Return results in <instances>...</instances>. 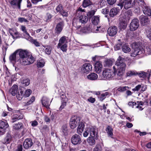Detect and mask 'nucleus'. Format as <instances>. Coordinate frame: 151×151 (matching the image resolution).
<instances>
[{
    "instance_id": "7c9ffc66",
    "label": "nucleus",
    "mask_w": 151,
    "mask_h": 151,
    "mask_svg": "<svg viewBox=\"0 0 151 151\" xmlns=\"http://www.w3.org/2000/svg\"><path fill=\"white\" fill-rule=\"evenodd\" d=\"M122 50L124 53H127L130 52L131 49L128 45L125 44L122 47Z\"/></svg>"
},
{
    "instance_id": "6e6d98bb",
    "label": "nucleus",
    "mask_w": 151,
    "mask_h": 151,
    "mask_svg": "<svg viewBox=\"0 0 151 151\" xmlns=\"http://www.w3.org/2000/svg\"><path fill=\"white\" fill-rule=\"evenodd\" d=\"M102 148L101 146L99 145H96L94 148L93 151H101Z\"/></svg>"
},
{
    "instance_id": "a211bd4d",
    "label": "nucleus",
    "mask_w": 151,
    "mask_h": 151,
    "mask_svg": "<svg viewBox=\"0 0 151 151\" xmlns=\"http://www.w3.org/2000/svg\"><path fill=\"white\" fill-rule=\"evenodd\" d=\"M102 67V65L100 62H96L95 64V70L96 72L98 74L100 73Z\"/></svg>"
},
{
    "instance_id": "bb28decb",
    "label": "nucleus",
    "mask_w": 151,
    "mask_h": 151,
    "mask_svg": "<svg viewBox=\"0 0 151 151\" xmlns=\"http://www.w3.org/2000/svg\"><path fill=\"white\" fill-rule=\"evenodd\" d=\"M78 18L81 24L86 23L88 19L87 17L85 15L81 16Z\"/></svg>"
},
{
    "instance_id": "c03bdc74",
    "label": "nucleus",
    "mask_w": 151,
    "mask_h": 151,
    "mask_svg": "<svg viewBox=\"0 0 151 151\" xmlns=\"http://www.w3.org/2000/svg\"><path fill=\"white\" fill-rule=\"evenodd\" d=\"M67 45L65 44L61 45L60 46L58 45V48H60L63 52H66L67 50Z\"/></svg>"
},
{
    "instance_id": "2eb2a0df",
    "label": "nucleus",
    "mask_w": 151,
    "mask_h": 151,
    "mask_svg": "<svg viewBox=\"0 0 151 151\" xmlns=\"http://www.w3.org/2000/svg\"><path fill=\"white\" fill-rule=\"evenodd\" d=\"M12 140V137L11 135L8 133L6 136L1 140L3 144L6 145L10 143Z\"/></svg>"
},
{
    "instance_id": "b1692460",
    "label": "nucleus",
    "mask_w": 151,
    "mask_h": 151,
    "mask_svg": "<svg viewBox=\"0 0 151 151\" xmlns=\"http://www.w3.org/2000/svg\"><path fill=\"white\" fill-rule=\"evenodd\" d=\"M22 118V116H21V114L20 113H19L18 114H16L12 116V122L13 123L14 122Z\"/></svg>"
},
{
    "instance_id": "c85d7f7f",
    "label": "nucleus",
    "mask_w": 151,
    "mask_h": 151,
    "mask_svg": "<svg viewBox=\"0 0 151 151\" xmlns=\"http://www.w3.org/2000/svg\"><path fill=\"white\" fill-rule=\"evenodd\" d=\"M17 54V52L16 51L10 55L9 57V59L11 62L14 63L15 62L16 60Z\"/></svg>"
},
{
    "instance_id": "3c124183",
    "label": "nucleus",
    "mask_w": 151,
    "mask_h": 151,
    "mask_svg": "<svg viewBox=\"0 0 151 151\" xmlns=\"http://www.w3.org/2000/svg\"><path fill=\"white\" fill-rule=\"evenodd\" d=\"M63 10V7L61 4H59L56 8V12L58 13L59 12L60 13Z\"/></svg>"
},
{
    "instance_id": "ea45409f",
    "label": "nucleus",
    "mask_w": 151,
    "mask_h": 151,
    "mask_svg": "<svg viewBox=\"0 0 151 151\" xmlns=\"http://www.w3.org/2000/svg\"><path fill=\"white\" fill-rule=\"evenodd\" d=\"M22 127V123L19 122L18 123L15 124L13 127V129L15 130H18L21 128Z\"/></svg>"
},
{
    "instance_id": "680f3d73",
    "label": "nucleus",
    "mask_w": 151,
    "mask_h": 151,
    "mask_svg": "<svg viewBox=\"0 0 151 151\" xmlns=\"http://www.w3.org/2000/svg\"><path fill=\"white\" fill-rule=\"evenodd\" d=\"M141 87L142 85L139 84L136 86L134 88L132 89V90L134 91H138L141 88Z\"/></svg>"
},
{
    "instance_id": "0eeeda50",
    "label": "nucleus",
    "mask_w": 151,
    "mask_h": 151,
    "mask_svg": "<svg viewBox=\"0 0 151 151\" xmlns=\"http://www.w3.org/2000/svg\"><path fill=\"white\" fill-rule=\"evenodd\" d=\"M71 141V143L74 145H79L82 141L80 136L77 134H75L72 136Z\"/></svg>"
},
{
    "instance_id": "6e6552de",
    "label": "nucleus",
    "mask_w": 151,
    "mask_h": 151,
    "mask_svg": "<svg viewBox=\"0 0 151 151\" xmlns=\"http://www.w3.org/2000/svg\"><path fill=\"white\" fill-rule=\"evenodd\" d=\"M79 121H80L79 118L75 116L72 117L70 120L69 123L70 128L72 129L76 128L77 126L76 124Z\"/></svg>"
},
{
    "instance_id": "79ce46f5",
    "label": "nucleus",
    "mask_w": 151,
    "mask_h": 151,
    "mask_svg": "<svg viewBox=\"0 0 151 151\" xmlns=\"http://www.w3.org/2000/svg\"><path fill=\"white\" fill-rule=\"evenodd\" d=\"M32 92V91L30 89H28L25 90L24 93L23 94V96L26 97H29Z\"/></svg>"
},
{
    "instance_id": "423d86ee",
    "label": "nucleus",
    "mask_w": 151,
    "mask_h": 151,
    "mask_svg": "<svg viewBox=\"0 0 151 151\" xmlns=\"http://www.w3.org/2000/svg\"><path fill=\"white\" fill-rule=\"evenodd\" d=\"M92 67L90 63H86L81 66V71L83 73H88L92 70Z\"/></svg>"
},
{
    "instance_id": "e2e57ef3",
    "label": "nucleus",
    "mask_w": 151,
    "mask_h": 151,
    "mask_svg": "<svg viewBox=\"0 0 151 151\" xmlns=\"http://www.w3.org/2000/svg\"><path fill=\"white\" fill-rule=\"evenodd\" d=\"M60 14L63 17H67L68 16V13L67 12L63 9L62 11Z\"/></svg>"
},
{
    "instance_id": "774afa93",
    "label": "nucleus",
    "mask_w": 151,
    "mask_h": 151,
    "mask_svg": "<svg viewBox=\"0 0 151 151\" xmlns=\"http://www.w3.org/2000/svg\"><path fill=\"white\" fill-rule=\"evenodd\" d=\"M146 50L149 53H151V45L147 46L146 49Z\"/></svg>"
},
{
    "instance_id": "c756f323",
    "label": "nucleus",
    "mask_w": 151,
    "mask_h": 151,
    "mask_svg": "<svg viewBox=\"0 0 151 151\" xmlns=\"http://www.w3.org/2000/svg\"><path fill=\"white\" fill-rule=\"evenodd\" d=\"M113 60L111 59H107L104 62V66L105 67H109L111 66L113 64Z\"/></svg>"
},
{
    "instance_id": "8fccbe9b",
    "label": "nucleus",
    "mask_w": 151,
    "mask_h": 151,
    "mask_svg": "<svg viewBox=\"0 0 151 151\" xmlns=\"http://www.w3.org/2000/svg\"><path fill=\"white\" fill-rule=\"evenodd\" d=\"M25 34L23 35V38H24L26 40L30 41V40H31L32 37H30L29 34L27 32L25 33Z\"/></svg>"
},
{
    "instance_id": "0e129e2a",
    "label": "nucleus",
    "mask_w": 151,
    "mask_h": 151,
    "mask_svg": "<svg viewBox=\"0 0 151 151\" xmlns=\"http://www.w3.org/2000/svg\"><path fill=\"white\" fill-rule=\"evenodd\" d=\"M35 98L34 96H32L30 100L27 103V105H29L32 103L35 100Z\"/></svg>"
},
{
    "instance_id": "5701e85b",
    "label": "nucleus",
    "mask_w": 151,
    "mask_h": 151,
    "mask_svg": "<svg viewBox=\"0 0 151 151\" xmlns=\"http://www.w3.org/2000/svg\"><path fill=\"white\" fill-rule=\"evenodd\" d=\"M87 79L91 80H96L98 78V75L96 73H92L89 74L87 76Z\"/></svg>"
},
{
    "instance_id": "473e14b6",
    "label": "nucleus",
    "mask_w": 151,
    "mask_h": 151,
    "mask_svg": "<svg viewBox=\"0 0 151 151\" xmlns=\"http://www.w3.org/2000/svg\"><path fill=\"white\" fill-rule=\"evenodd\" d=\"M92 2L90 0H84L82 4L84 8H86L92 4Z\"/></svg>"
},
{
    "instance_id": "de8ad7c7",
    "label": "nucleus",
    "mask_w": 151,
    "mask_h": 151,
    "mask_svg": "<svg viewBox=\"0 0 151 151\" xmlns=\"http://www.w3.org/2000/svg\"><path fill=\"white\" fill-rule=\"evenodd\" d=\"M144 104V103L142 101H137V105L136 106L137 108H139V110H142L143 109V108L141 106H142Z\"/></svg>"
},
{
    "instance_id": "4468645a",
    "label": "nucleus",
    "mask_w": 151,
    "mask_h": 151,
    "mask_svg": "<svg viewBox=\"0 0 151 151\" xmlns=\"http://www.w3.org/2000/svg\"><path fill=\"white\" fill-rule=\"evenodd\" d=\"M33 145L32 140L30 138H27L24 142L23 146L25 149H27L31 147Z\"/></svg>"
},
{
    "instance_id": "4d7b16f0",
    "label": "nucleus",
    "mask_w": 151,
    "mask_h": 151,
    "mask_svg": "<svg viewBox=\"0 0 151 151\" xmlns=\"http://www.w3.org/2000/svg\"><path fill=\"white\" fill-rule=\"evenodd\" d=\"M146 36L150 40H151V27L148 31L146 32Z\"/></svg>"
},
{
    "instance_id": "f03ea898",
    "label": "nucleus",
    "mask_w": 151,
    "mask_h": 151,
    "mask_svg": "<svg viewBox=\"0 0 151 151\" xmlns=\"http://www.w3.org/2000/svg\"><path fill=\"white\" fill-rule=\"evenodd\" d=\"M17 54L19 56V59L17 61L22 65H27L32 63L34 61V58L27 51L19 50L16 51Z\"/></svg>"
},
{
    "instance_id": "6ab92c4d",
    "label": "nucleus",
    "mask_w": 151,
    "mask_h": 151,
    "mask_svg": "<svg viewBox=\"0 0 151 151\" xmlns=\"http://www.w3.org/2000/svg\"><path fill=\"white\" fill-rule=\"evenodd\" d=\"M9 2L12 7L14 9L18 8L20 9V6L17 0H10Z\"/></svg>"
},
{
    "instance_id": "a18cd8bd",
    "label": "nucleus",
    "mask_w": 151,
    "mask_h": 151,
    "mask_svg": "<svg viewBox=\"0 0 151 151\" xmlns=\"http://www.w3.org/2000/svg\"><path fill=\"white\" fill-rule=\"evenodd\" d=\"M46 47L45 50V53L48 55L50 54L51 52V47L49 46H47L45 47Z\"/></svg>"
},
{
    "instance_id": "052dcab7",
    "label": "nucleus",
    "mask_w": 151,
    "mask_h": 151,
    "mask_svg": "<svg viewBox=\"0 0 151 151\" xmlns=\"http://www.w3.org/2000/svg\"><path fill=\"white\" fill-rule=\"evenodd\" d=\"M121 45L122 43L121 42L117 43L114 47L115 50H117L120 49L121 48Z\"/></svg>"
},
{
    "instance_id": "338daca9",
    "label": "nucleus",
    "mask_w": 151,
    "mask_h": 151,
    "mask_svg": "<svg viewBox=\"0 0 151 151\" xmlns=\"http://www.w3.org/2000/svg\"><path fill=\"white\" fill-rule=\"evenodd\" d=\"M18 21L20 22H27L28 21L27 20L24 18L21 17L18 18Z\"/></svg>"
},
{
    "instance_id": "f704fd0d",
    "label": "nucleus",
    "mask_w": 151,
    "mask_h": 151,
    "mask_svg": "<svg viewBox=\"0 0 151 151\" xmlns=\"http://www.w3.org/2000/svg\"><path fill=\"white\" fill-rule=\"evenodd\" d=\"M61 132L63 135H66L68 134V131L66 125H64L63 127L61 129Z\"/></svg>"
},
{
    "instance_id": "37998d69",
    "label": "nucleus",
    "mask_w": 151,
    "mask_h": 151,
    "mask_svg": "<svg viewBox=\"0 0 151 151\" xmlns=\"http://www.w3.org/2000/svg\"><path fill=\"white\" fill-rule=\"evenodd\" d=\"M30 81L29 79H25L22 81V83L24 86H27L29 84Z\"/></svg>"
},
{
    "instance_id": "7ed1b4c3",
    "label": "nucleus",
    "mask_w": 151,
    "mask_h": 151,
    "mask_svg": "<svg viewBox=\"0 0 151 151\" xmlns=\"http://www.w3.org/2000/svg\"><path fill=\"white\" fill-rule=\"evenodd\" d=\"M89 135L90 137H94L95 139L97 138V132L96 128L93 126H90L86 128L83 134L84 137H87Z\"/></svg>"
},
{
    "instance_id": "f257e3e1",
    "label": "nucleus",
    "mask_w": 151,
    "mask_h": 151,
    "mask_svg": "<svg viewBox=\"0 0 151 151\" xmlns=\"http://www.w3.org/2000/svg\"><path fill=\"white\" fill-rule=\"evenodd\" d=\"M124 60V58L119 56L115 63L117 68L113 66V71L109 69L104 70L102 73V77L100 79L105 80L114 79L119 80L122 79L126 67Z\"/></svg>"
},
{
    "instance_id": "4c0bfd02",
    "label": "nucleus",
    "mask_w": 151,
    "mask_h": 151,
    "mask_svg": "<svg viewBox=\"0 0 151 151\" xmlns=\"http://www.w3.org/2000/svg\"><path fill=\"white\" fill-rule=\"evenodd\" d=\"M138 74V73L135 71L134 70H130L128 71L126 73L127 76H135Z\"/></svg>"
},
{
    "instance_id": "864d4df0",
    "label": "nucleus",
    "mask_w": 151,
    "mask_h": 151,
    "mask_svg": "<svg viewBox=\"0 0 151 151\" xmlns=\"http://www.w3.org/2000/svg\"><path fill=\"white\" fill-rule=\"evenodd\" d=\"M16 30L14 29H9V32L10 35L12 36L13 38H14V33Z\"/></svg>"
},
{
    "instance_id": "1a4fd4ad",
    "label": "nucleus",
    "mask_w": 151,
    "mask_h": 151,
    "mask_svg": "<svg viewBox=\"0 0 151 151\" xmlns=\"http://www.w3.org/2000/svg\"><path fill=\"white\" fill-rule=\"evenodd\" d=\"M139 26V21L137 19H133L130 24V29L131 31H133L136 30Z\"/></svg>"
},
{
    "instance_id": "69168bd1",
    "label": "nucleus",
    "mask_w": 151,
    "mask_h": 151,
    "mask_svg": "<svg viewBox=\"0 0 151 151\" xmlns=\"http://www.w3.org/2000/svg\"><path fill=\"white\" fill-rule=\"evenodd\" d=\"M31 123L32 126L33 127H36L38 124L36 120L31 121Z\"/></svg>"
},
{
    "instance_id": "09e8293b",
    "label": "nucleus",
    "mask_w": 151,
    "mask_h": 151,
    "mask_svg": "<svg viewBox=\"0 0 151 151\" xmlns=\"http://www.w3.org/2000/svg\"><path fill=\"white\" fill-rule=\"evenodd\" d=\"M109 94V93L108 92H106L103 93L101 95V96L100 97V100L101 101H103L106 97V96H107Z\"/></svg>"
},
{
    "instance_id": "2f4dec72",
    "label": "nucleus",
    "mask_w": 151,
    "mask_h": 151,
    "mask_svg": "<svg viewBox=\"0 0 151 151\" xmlns=\"http://www.w3.org/2000/svg\"><path fill=\"white\" fill-rule=\"evenodd\" d=\"M66 42V37L65 36H63L59 40V43L58 44V46H60L62 45L65 44Z\"/></svg>"
},
{
    "instance_id": "bf43d9fd",
    "label": "nucleus",
    "mask_w": 151,
    "mask_h": 151,
    "mask_svg": "<svg viewBox=\"0 0 151 151\" xmlns=\"http://www.w3.org/2000/svg\"><path fill=\"white\" fill-rule=\"evenodd\" d=\"M95 12L94 10H91L88 13L87 15L89 17H91L94 14Z\"/></svg>"
},
{
    "instance_id": "603ef678",
    "label": "nucleus",
    "mask_w": 151,
    "mask_h": 151,
    "mask_svg": "<svg viewBox=\"0 0 151 151\" xmlns=\"http://www.w3.org/2000/svg\"><path fill=\"white\" fill-rule=\"evenodd\" d=\"M52 16L49 13H47L45 16V19L46 21H49L52 18Z\"/></svg>"
},
{
    "instance_id": "4be33fe9",
    "label": "nucleus",
    "mask_w": 151,
    "mask_h": 151,
    "mask_svg": "<svg viewBox=\"0 0 151 151\" xmlns=\"http://www.w3.org/2000/svg\"><path fill=\"white\" fill-rule=\"evenodd\" d=\"M18 87L16 85H13L9 90V93L13 96H15L17 93Z\"/></svg>"
},
{
    "instance_id": "49530a36",
    "label": "nucleus",
    "mask_w": 151,
    "mask_h": 151,
    "mask_svg": "<svg viewBox=\"0 0 151 151\" xmlns=\"http://www.w3.org/2000/svg\"><path fill=\"white\" fill-rule=\"evenodd\" d=\"M23 92L22 91H21L20 92H18V94H17L16 97L17 99L19 100H21L23 97Z\"/></svg>"
},
{
    "instance_id": "412c9836",
    "label": "nucleus",
    "mask_w": 151,
    "mask_h": 151,
    "mask_svg": "<svg viewBox=\"0 0 151 151\" xmlns=\"http://www.w3.org/2000/svg\"><path fill=\"white\" fill-rule=\"evenodd\" d=\"M85 125L83 122H80L78 126L77 131L78 134H81L83 131Z\"/></svg>"
},
{
    "instance_id": "5fc2aeb1",
    "label": "nucleus",
    "mask_w": 151,
    "mask_h": 151,
    "mask_svg": "<svg viewBox=\"0 0 151 151\" xmlns=\"http://www.w3.org/2000/svg\"><path fill=\"white\" fill-rule=\"evenodd\" d=\"M128 88V87L124 86L119 88H118V90L119 91L123 92L127 90Z\"/></svg>"
},
{
    "instance_id": "20e7f679",
    "label": "nucleus",
    "mask_w": 151,
    "mask_h": 151,
    "mask_svg": "<svg viewBox=\"0 0 151 151\" xmlns=\"http://www.w3.org/2000/svg\"><path fill=\"white\" fill-rule=\"evenodd\" d=\"M118 5L120 6L121 9L124 6L125 9L133 7L135 3V0H119Z\"/></svg>"
},
{
    "instance_id": "a19ab883",
    "label": "nucleus",
    "mask_w": 151,
    "mask_h": 151,
    "mask_svg": "<svg viewBox=\"0 0 151 151\" xmlns=\"http://www.w3.org/2000/svg\"><path fill=\"white\" fill-rule=\"evenodd\" d=\"M45 63L43 59H41L37 62V66L38 67L41 68L45 65Z\"/></svg>"
},
{
    "instance_id": "58836bf2",
    "label": "nucleus",
    "mask_w": 151,
    "mask_h": 151,
    "mask_svg": "<svg viewBox=\"0 0 151 151\" xmlns=\"http://www.w3.org/2000/svg\"><path fill=\"white\" fill-rule=\"evenodd\" d=\"M30 42L31 43L34 44L36 47H40V43L36 39H34L32 37L31 40H30Z\"/></svg>"
},
{
    "instance_id": "cd10ccee",
    "label": "nucleus",
    "mask_w": 151,
    "mask_h": 151,
    "mask_svg": "<svg viewBox=\"0 0 151 151\" xmlns=\"http://www.w3.org/2000/svg\"><path fill=\"white\" fill-rule=\"evenodd\" d=\"M143 12L145 14L149 16H151V11L149 7L147 6H145L143 8Z\"/></svg>"
},
{
    "instance_id": "ddd939ff",
    "label": "nucleus",
    "mask_w": 151,
    "mask_h": 151,
    "mask_svg": "<svg viewBox=\"0 0 151 151\" xmlns=\"http://www.w3.org/2000/svg\"><path fill=\"white\" fill-rule=\"evenodd\" d=\"M64 25V23L63 21L57 24L55 29V33L57 34H60L62 31Z\"/></svg>"
},
{
    "instance_id": "393cba45",
    "label": "nucleus",
    "mask_w": 151,
    "mask_h": 151,
    "mask_svg": "<svg viewBox=\"0 0 151 151\" xmlns=\"http://www.w3.org/2000/svg\"><path fill=\"white\" fill-rule=\"evenodd\" d=\"M98 139V137H97L96 139H95L94 137H89L88 138V142L90 145H92L95 144L96 141L95 140Z\"/></svg>"
},
{
    "instance_id": "f8f14e48",
    "label": "nucleus",
    "mask_w": 151,
    "mask_h": 151,
    "mask_svg": "<svg viewBox=\"0 0 151 151\" xmlns=\"http://www.w3.org/2000/svg\"><path fill=\"white\" fill-rule=\"evenodd\" d=\"M101 26L95 27V29H96V31L90 30V26L89 27H83L81 29H80V31L83 33H89L91 32H97V31L99 30V29L101 28Z\"/></svg>"
},
{
    "instance_id": "9b49d317",
    "label": "nucleus",
    "mask_w": 151,
    "mask_h": 151,
    "mask_svg": "<svg viewBox=\"0 0 151 151\" xmlns=\"http://www.w3.org/2000/svg\"><path fill=\"white\" fill-rule=\"evenodd\" d=\"M117 27L114 26L109 27L108 29L107 32L110 36H113L117 33Z\"/></svg>"
},
{
    "instance_id": "f3484780",
    "label": "nucleus",
    "mask_w": 151,
    "mask_h": 151,
    "mask_svg": "<svg viewBox=\"0 0 151 151\" xmlns=\"http://www.w3.org/2000/svg\"><path fill=\"white\" fill-rule=\"evenodd\" d=\"M139 19L141 24L143 25L149 24V20L148 18L144 15H142L139 17Z\"/></svg>"
},
{
    "instance_id": "aec40b11",
    "label": "nucleus",
    "mask_w": 151,
    "mask_h": 151,
    "mask_svg": "<svg viewBox=\"0 0 151 151\" xmlns=\"http://www.w3.org/2000/svg\"><path fill=\"white\" fill-rule=\"evenodd\" d=\"M42 105L47 108H48L50 104L49 100L45 96L42 97Z\"/></svg>"
},
{
    "instance_id": "dca6fc26",
    "label": "nucleus",
    "mask_w": 151,
    "mask_h": 151,
    "mask_svg": "<svg viewBox=\"0 0 151 151\" xmlns=\"http://www.w3.org/2000/svg\"><path fill=\"white\" fill-rule=\"evenodd\" d=\"M81 23L78 18L75 17L73 20L72 25L73 27L76 28L77 29L80 28Z\"/></svg>"
},
{
    "instance_id": "e433bc0d",
    "label": "nucleus",
    "mask_w": 151,
    "mask_h": 151,
    "mask_svg": "<svg viewBox=\"0 0 151 151\" xmlns=\"http://www.w3.org/2000/svg\"><path fill=\"white\" fill-rule=\"evenodd\" d=\"M119 24L120 28L121 29H125L127 27V22L124 20L121 22Z\"/></svg>"
},
{
    "instance_id": "13d9d810",
    "label": "nucleus",
    "mask_w": 151,
    "mask_h": 151,
    "mask_svg": "<svg viewBox=\"0 0 151 151\" xmlns=\"http://www.w3.org/2000/svg\"><path fill=\"white\" fill-rule=\"evenodd\" d=\"M109 12V9L108 8H106L102 9L101 10V12L104 14H108Z\"/></svg>"
},
{
    "instance_id": "a878e982",
    "label": "nucleus",
    "mask_w": 151,
    "mask_h": 151,
    "mask_svg": "<svg viewBox=\"0 0 151 151\" xmlns=\"http://www.w3.org/2000/svg\"><path fill=\"white\" fill-rule=\"evenodd\" d=\"M117 9L115 8H113L111 9L110 11L109 15L111 17H113L116 15L118 13Z\"/></svg>"
},
{
    "instance_id": "39448f33",
    "label": "nucleus",
    "mask_w": 151,
    "mask_h": 151,
    "mask_svg": "<svg viewBox=\"0 0 151 151\" xmlns=\"http://www.w3.org/2000/svg\"><path fill=\"white\" fill-rule=\"evenodd\" d=\"M135 43L134 47H133V50H132V55L133 57H135L137 55H139L142 53H144L145 52V50L141 47H139Z\"/></svg>"
},
{
    "instance_id": "c9c22d12",
    "label": "nucleus",
    "mask_w": 151,
    "mask_h": 151,
    "mask_svg": "<svg viewBox=\"0 0 151 151\" xmlns=\"http://www.w3.org/2000/svg\"><path fill=\"white\" fill-rule=\"evenodd\" d=\"M106 131L109 136L112 137L113 135V129L110 126H108L106 129Z\"/></svg>"
},
{
    "instance_id": "72a5a7b5",
    "label": "nucleus",
    "mask_w": 151,
    "mask_h": 151,
    "mask_svg": "<svg viewBox=\"0 0 151 151\" xmlns=\"http://www.w3.org/2000/svg\"><path fill=\"white\" fill-rule=\"evenodd\" d=\"M92 23L94 25H96L99 22V16H94L92 17Z\"/></svg>"
},
{
    "instance_id": "9d476101",
    "label": "nucleus",
    "mask_w": 151,
    "mask_h": 151,
    "mask_svg": "<svg viewBox=\"0 0 151 151\" xmlns=\"http://www.w3.org/2000/svg\"><path fill=\"white\" fill-rule=\"evenodd\" d=\"M9 127V125L6 121L0 120V133L1 134H4L6 129Z\"/></svg>"
}]
</instances>
